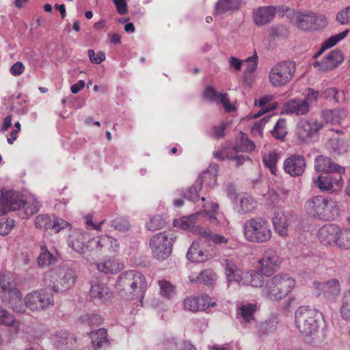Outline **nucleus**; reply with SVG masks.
Instances as JSON below:
<instances>
[{
    "label": "nucleus",
    "instance_id": "nucleus-1",
    "mask_svg": "<svg viewBox=\"0 0 350 350\" xmlns=\"http://www.w3.org/2000/svg\"><path fill=\"white\" fill-rule=\"evenodd\" d=\"M40 204L33 195L25 198L18 192L13 191H1L0 198V211L3 214L13 211H18L22 219H27L37 213Z\"/></svg>",
    "mask_w": 350,
    "mask_h": 350
},
{
    "label": "nucleus",
    "instance_id": "nucleus-2",
    "mask_svg": "<svg viewBox=\"0 0 350 350\" xmlns=\"http://www.w3.org/2000/svg\"><path fill=\"white\" fill-rule=\"evenodd\" d=\"M305 211L311 217L332 220L338 215V207L331 198L317 195L309 198L304 205Z\"/></svg>",
    "mask_w": 350,
    "mask_h": 350
},
{
    "label": "nucleus",
    "instance_id": "nucleus-3",
    "mask_svg": "<svg viewBox=\"0 0 350 350\" xmlns=\"http://www.w3.org/2000/svg\"><path fill=\"white\" fill-rule=\"evenodd\" d=\"M295 286V280L288 274H278L268 279L262 295L270 300H280L289 295Z\"/></svg>",
    "mask_w": 350,
    "mask_h": 350
},
{
    "label": "nucleus",
    "instance_id": "nucleus-4",
    "mask_svg": "<svg viewBox=\"0 0 350 350\" xmlns=\"http://www.w3.org/2000/svg\"><path fill=\"white\" fill-rule=\"evenodd\" d=\"M295 325L306 336H314L319 329V323L323 319L321 312L308 306H300L295 312Z\"/></svg>",
    "mask_w": 350,
    "mask_h": 350
},
{
    "label": "nucleus",
    "instance_id": "nucleus-5",
    "mask_svg": "<svg viewBox=\"0 0 350 350\" xmlns=\"http://www.w3.org/2000/svg\"><path fill=\"white\" fill-rule=\"evenodd\" d=\"M221 264L228 282H236L241 286H262L263 278L260 273L254 271L243 273L234 262L228 258L224 259Z\"/></svg>",
    "mask_w": 350,
    "mask_h": 350
},
{
    "label": "nucleus",
    "instance_id": "nucleus-6",
    "mask_svg": "<svg viewBox=\"0 0 350 350\" xmlns=\"http://www.w3.org/2000/svg\"><path fill=\"white\" fill-rule=\"evenodd\" d=\"M116 288L142 299L147 288L145 276L138 271L130 270L121 273L116 282Z\"/></svg>",
    "mask_w": 350,
    "mask_h": 350
},
{
    "label": "nucleus",
    "instance_id": "nucleus-7",
    "mask_svg": "<svg viewBox=\"0 0 350 350\" xmlns=\"http://www.w3.org/2000/svg\"><path fill=\"white\" fill-rule=\"evenodd\" d=\"M245 239L253 243H264L269 241L272 232L269 221L262 217H254L247 220L244 224Z\"/></svg>",
    "mask_w": 350,
    "mask_h": 350
},
{
    "label": "nucleus",
    "instance_id": "nucleus-8",
    "mask_svg": "<svg viewBox=\"0 0 350 350\" xmlns=\"http://www.w3.org/2000/svg\"><path fill=\"white\" fill-rule=\"evenodd\" d=\"M75 271L68 267H56L48 273L46 280L55 292L70 289L76 282Z\"/></svg>",
    "mask_w": 350,
    "mask_h": 350
},
{
    "label": "nucleus",
    "instance_id": "nucleus-9",
    "mask_svg": "<svg viewBox=\"0 0 350 350\" xmlns=\"http://www.w3.org/2000/svg\"><path fill=\"white\" fill-rule=\"evenodd\" d=\"M296 70L294 62L283 61L273 65L269 72V81L274 88H280L288 84L293 79Z\"/></svg>",
    "mask_w": 350,
    "mask_h": 350
},
{
    "label": "nucleus",
    "instance_id": "nucleus-10",
    "mask_svg": "<svg viewBox=\"0 0 350 350\" xmlns=\"http://www.w3.org/2000/svg\"><path fill=\"white\" fill-rule=\"evenodd\" d=\"M174 240L166 232L154 234L150 240V248L154 258L159 260L167 259L171 254Z\"/></svg>",
    "mask_w": 350,
    "mask_h": 350
},
{
    "label": "nucleus",
    "instance_id": "nucleus-11",
    "mask_svg": "<svg viewBox=\"0 0 350 350\" xmlns=\"http://www.w3.org/2000/svg\"><path fill=\"white\" fill-rule=\"evenodd\" d=\"M53 295L48 289H41L26 295V304L31 311H42L53 306Z\"/></svg>",
    "mask_w": 350,
    "mask_h": 350
},
{
    "label": "nucleus",
    "instance_id": "nucleus-12",
    "mask_svg": "<svg viewBox=\"0 0 350 350\" xmlns=\"http://www.w3.org/2000/svg\"><path fill=\"white\" fill-rule=\"evenodd\" d=\"M227 196L231 200L233 209L240 215L252 212L257 207V202L248 193H236L233 189H228Z\"/></svg>",
    "mask_w": 350,
    "mask_h": 350
},
{
    "label": "nucleus",
    "instance_id": "nucleus-13",
    "mask_svg": "<svg viewBox=\"0 0 350 350\" xmlns=\"http://www.w3.org/2000/svg\"><path fill=\"white\" fill-rule=\"evenodd\" d=\"M322 126V123L316 120H302L297 124L296 135L300 142L310 143L318 136Z\"/></svg>",
    "mask_w": 350,
    "mask_h": 350
},
{
    "label": "nucleus",
    "instance_id": "nucleus-14",
    "mask_svg": "<svg viewBox=\"0 0 350 350\" xmlns=\"http://www.w3.org/2000/svg\"><path fill=\"white\" fill-rule=\"evenodd\" d=\"M314 185L321 191L334 193L340 191L344 185L341 174L319 175L312 178Z\"/></svg>",
    "mask_w": 350,
    "mask_h": 350
},
{
    "label": "nucleus",
    "instance_id": "nucleus-15",
    "mask_svg": "<svg viewBox=\"0 0 350 350\" xmlns=\"http://www.w3.org/2000/svg\"><path fill=\"white\" fill-rule=\"evenodd\" d=\"M86 234L79 230H75L70 234L68 243V245L76 252L80 254H86L93 250V243L91 240L86 241Z\"/></svg>",
    "mask_w": 350,
    "mask_h": 350
},
{
    "label": "nucleus",
    "instance_id": "nucleus-16",
    "mask_svg": "<svg viewBox=\"0 0 350 350\" xmlns=\"http://www.w3.org/2000/svg\"><path fill=\"white\" fill-rule=\"evenodd\" d=\"M344 59L341 51L335 49L325 55L321 60H316L313 65L318 70L328 72L336 68Z\"/></svg>",
    "mask_w": 350,
    "mask_h": 350
},
{
    "label": "nucleus",
    "instance_id": "nucleus-17",
    "mask_svg": "<svg viewBox=\"0 0 350 350\" xmlns=\"http://www.w3.org/2000/svg\"><path fill=\"white\" fill-rule=\"evenodd\" d=\"M312 285L318 296L323 295L328 299H335L341 292L340 283L336 278L322 282L314 281Z\"/></svg>",
    "mask_w": 350,
    "mask_h": 350
},
{
    "label": "nucleus",
    "instance_id": "nucleus-18",
    "mask_svg": "<svg viewBox=\"0 0 350 350\" xmlns=\"http://www.w3.org/2000/svg\"><path fill=\"white\" fill-rule=\"evenodd\" d=\"M257 305L251 303H241L237 308V319L244 328H250L255 323L254 312Z\"/></svg>",
    "mask_w": 350,
    "mask_h": 350
},
{
    "label": "nucleus",
    "instance_id": "nucleus-19",
    "mask_svg": "<svg viewBox=\"0 0 350 350\" xmlns=\"http://www.w3.org/2000/svg\"><path fill=\"white\" fill-rule=\"evenodd\" d=\"M259 263L260 272L264 275H270L281 263V258L275 250L269 249L264 252Z\"/></svg>",
    "mask_w": 350,
    "mask_h": 350
},
{
    "label": "nucleus",
    "instance_id": "nucleus-20",
    "mask_svg": "<svg viewBox=\"0 0 350 350\" xmlns=\"http://www.w3.org/2000/svg\"><path fill=\"white\" fill-rule=\"evenodd\" d=\"M305 159L299 154H293L284 162V171L293 177L302 175L306 169Z\"/></svg>",
    "mask_w": 350,
    "mask_h": 350
},
{
    "label": "nucleus",
    "instance_id": "nucleus-21",
    "mask_svg": "<svg viewBox=\"0 0 350 350\" xmlns=\"http://www.w3.org/2000/svg\"><path fill=\"white\" fill-rule=\"evenodd\" d=\"M93 247L97 252L116 253L120 248L118 240L111 236H100L91 239Z\"/></svg>",
    "mask_w": 350,
    "mask_h": 350
},
{
    "label": "nucleus",
    "instance_id": "nucleus-22",
    "mask_svg": "<svg viewBox=\"0 0 350 350\" xmlns=\"http://www.w3.org/2000/svg\"><path fill=\"white\" fill-rule=\"evenodd\" d=\"M314 170L318 172L337 173L338 174H344L345 169L344 167L335 163L330 158L319 155L314 159Z\"/></svg>",
    "mask_w": 350,
    "mask_h": 350
},
{
    "label": "nucleus",
    "instance_id": "nucleus-23",
    "mask_svg": "<svg viewBox=\"0 0 350 350\" xmlns=\"http://www.w3.org/2000/svg\"><path fill=\"white\" fill-rule=\"evenodd\" d=\"M2 300L8 304L15 312L23 313L27 308L26 296L22 299L21 294L18 289L3 293Z\"/></svg>",
    "mask_w": 350,
    "mask_h": 350
},
{
    "label": "nucleus",
    "instance_id": "nucleus-24",
    "mask_svg": "<svg viewBox=\"0 0 350 350\" xmlns=\"http://www.w3.org/2000/svg\"><path fill=\"white\" fill-rule=\"evenodd\" d=\"M338 232H339L338 225L334 224H326L319 228L317 237L321 244L335 246Z\"/></svg>",
    "mask_w": 350,
    "mask_h": 350
},
{
    "label": "nucleus",
    "instance_id": "nucleus-25",
    "mask_svg": "<svg viewBox=\"0 0 350 350\" xmlns=\"http://www.w3.org/2000/svg\"><path fill=\"white\" fill-rule=\"evenodd\" d=\"M310 105L304 99H291L285 103L282 112L285 114H295L296 116H304L308 113Z\"/></svg>",
    "mask_w": 350,
    "mask_h": 350
},
{
    "label": "nucleus",
    "instance_id": "nucleus-26",
    "mask_svg": "<svg viewBox=\"0 0 350 350\" xmlns=\"http://www.w3.org/2000/svg\"><path fill=\"white\" fill-rule=\"evenodd\" d=\"M276 9L273 6L260 7L253 12L254 23L258 26H262L269 23L274 18Z\"/></svg>",
    "mask_w": 350,
    "mask_h": 350
},
{
    "label": "nucleus",
    "instance_id": "nucleus-27",
    "mask_svg": "<svg viewBox=\"0 0 350 350\" xmlns=\"http://www.w3.org/2000/svg\"><path fill=\"white\" fill-rule=\"evenodd\" d=\"M90 295L92 298L98 299L103 303H106L112 297V293L104 284L95 282L91 286Z\"/></svg>",
    "mask_w": 350,
    "mask_h": 350
},
{
    "label": "nucleus",
    "instance_id": "nucleus-28",
    "mask_svg": "<svg viewBox=\"0 0 350 350\" xmlns=\"http://www.w3.org/2000/svg\"><path fill=\"white\" fill-rule=\"evenodd\" d=\"M189 281L192 283H200L205 285H213L215 282L217 276L213 270L207 269L202 271L199 274L196 273H192L189 275Z\"/></svg>",
    "mask_w": 350,
    "mask_h": 350
},
{
    "label": "nucleus",
    "instance_id": "nucleus-29",
    "mask_svg": "<svg viewBox=\"0 0 350 350\" xmlns=\"http://www.w3.org/2000/svg\"><path fill=\"white\" fill-rule=\"evenodd\" d=\"M273 225L275 230L282 237L286 236L288 232V224L287 217L281 209H276L272 217Z\"/></svg>",
    "mask_w": 350,
    "mask_h": 350
},
{
    "label": "nucleus",
    "instance_id": "nucleus-30",
    "mask_svg": "<svg viewBox=\"0 0 350 350\" xmlns=\"http://www.w3.org/2000/svg\"><path fill=\"white\" fill-rule=\"evenodd\" d=\"M218 175V165L211 164L206 171L200 176L198 183H204L206 186L213 188L217 185Z\"/></svg>",
    "mask_w": 350,
    "mask_h": 350
},
{
    "label": "nucleus",
    "instance_id": "nucleus-31",
    "mask_svg": "<svg viewBox=\"0 0 350 350\" xmlns=\"http://www.w3.org/2000/svg\"><path fill=\"white\" fill-rule=\"evenodd\" d=\"M208 251L200 247L198 242H193L187 252V257L189 260L193 262H202L208 258Z\"/></svg>",
    "mask_w": 350,
    "mask_h": 350
},
{
    "label": "nucleus",
    "instance_id": "nucleus-32",
    "mask_svg": "<svg viewBox=\"0 0 350 350\" xmlns=\"http://www.w3.org/2000/svg\"><path fill=\"white\" fill-rule=\"evenodd\" d=\"M0 325L10 327L15 332H18L21 323L8 310L0 306Z\"/></svg>",
    "mask_w": 350,
    "mask_h": 350
},
{
    "label": "nucleus",
    "instance_id": "nucleus-33",
    "mask_svg": "<svg viewBox=\"0 0 350 350\" xmlns=\"http://www.w3.org/2000/svg\"><path fill=\"white\" fill-rule=\"evenodd\" d=\"M241 3L242 0H218L215 6V13L219 15L237 10Z\"/></svg>",
    "mask_w": 350,
    "mask_h": 350
},
{
    "label": "nucleus",
    "instance_id": "nucleus-34",
    "mask_svg": "<svg viewBox=\"0 0 350 350\" xmlns=\"http://www.w3.org/2000/svg\"><path fill=\"white\" fill-rule=\"evenodd\" d=\"M314 14L310 12H297L296 21L299 28L303 30L313 29Z\"/></svg>",
    "mask_w": 350,
    "mask_h": 350
},
{
    "label": "nucleus",
    "instance_id": "nucleus-35",
    "mask_svg": "<svg viewBox=\"0 0 350 350\" xmlns=\"http://www.w3.org/2000/svg\"><path fill=\"white\" fill-rule=\"evenodd\" d=\"M16 282L12 273L10 271H1L0 273V286L3 290V293L16 290Z\"/></svg>",
    "mask_w": 350,
    "mask_h": 350
},
{
    "label": "nucleus",
    "instance_id": "nucleus-36",
    "mask_svg": "<svg viewBox=\"0 0 350 350\" xmlns=\"http://www.w3.org/2000/svg\"><path fill=\"white\" fill-rule=\"evenodd\" d=\"M349 145L343 139L338 137H332L327 143V148L329 151L336 154H340L346 152Z\"/></svg>",
    "mask_w": 350,
    "mask_h": 350
},
{
    "label": "nucleus",
    "instance_id": "nucleus-37",
    "mask_svg": "<svg viewBox=\"0 0 350 350\" xmlns=\"http://www.w3.org/2000/svg\"><path fill=\"white\" fill-rule=\"evenodd\" d=\"M347 116L345 110L342 109H336L334 110H327L323 111V118L327 122L332 124H339Z\"/></svg>",
    "mask_w": 350,
    "mask_h": 350
},
{
    "label": "nucleus",
    "instance_id": "nucleus-38",
    "mask_svg": "<svg viewBox=\"0 0 350 350\" xmlns=\"http://www.w3.org/2000/svg\"><path fill=\"white\" fill-rule=\"evenodd\" d=\"M196 231L200 237L205 238L208 241L211 240L216 244L226 245L228 242V239L223 235L219 234H212L209 230L198 228Z\"/></svg>",
    "mask_w": 350,
    "mask_h": 350
},
{
    "label": "nucleus",
    "instance_id": "nucleus-39",
    "mask_svg": "<svg viewBox=\"0 0 350 350\" xmlns=\"http://www.w3.org/2000/svg\"><path fill=\"white\" fill-rule=\"evenodd\" d=\"M37 260L39 267H46L54 264L57 260V256L49 252L46 246H42L41 252Z\"/></svg>",
    "mask_w": 350,
    "mask_h": 350
},
{
    "label": "nucleus",
    "instance_id": "nucleus-40",
    "mask_svg": "<svg viewBox=\"0 0 350 350\" xmlns=\"http://www.w3.org/2000/svg\"><path fill=\"white\" fill-rule=\"evenodd\" d=\"M349 30L345 29L342 32H340L338 34H336L333 36H331L326 40H325L321 47V49L319 50V53L315 55V57H317L318 55H319L321 53H322L324 51L336 45L339 41L344 39L347 34L349 33Z\"/></svg>",
    "mask_w": 350,
    "mask_h": 350
},
{
    "label": "nucleus",
    "instance_id": "nucleus-41",
    "mask_svg": "<svg viewBox=\"0 0 350 350\" xmlns=\"http://www.w3.org/2000/svg\"><path fill=\"white\" fill-rule=\"evenodd\" d=\"M335 246L341 249H350V229L339 227Z\"/></svg>",
    "mask_w": 350,
    "mask_h": 350
},
{
    "label": "nucleus",
    "instance_id": "nucleus-42",
    "mask_svg": "<svg viewBox=\"0 0 350 350\" xmlns=\"http://www.w3.org/2000/svg\"><path fill=\"white\" fill-rule=\"evenodd\" d=\"M279 159V154L274 150L265 153L262 156L264 165L268 167L272 174L275 175L277 172V163Z\"/></svg>",
    "mask_w": 350,
    "mask_h": 350
},
{
    "label": "nucleus",
    "instance_id": "nucleus-43",
    "mask_svg": "<svg viewBox=\"0 0 350 350\" xmlns=\"http://www.w3.org/2000/svg\"><path fill=\"white\" fill-rule=\"evenodd\" d=\"M99 271L107 274H113L120 271L118 263L113 259H109L96 265Z\"/></svg>",
    "mask_w": 350,
    "mask_h": 350
},
{
    "label": "nucleus",
    "instance_id": "nucleus-44",
    "mask_svg": "<svg viewBox=\"0 0 350 350\" xmlns=\"http://www.w3.org/2000/svg\"><path fill=\"white\" fill-rule=\"evenodd\" d=\"M339 312L342 319L350 323V289L342 295Z\"/></svg>",
    "mask_w": 350,
    "mask_h": 350
},
{
    "label": "nucleus",
    "instance_id": "nucleus-45",
    "mask_svg": "<svg viewBox=\"0 0 350 350\" xmlns=\"http://www.w3.org/2000/svg\"><path fill=\"white\" fill-rule=\"evenodd\" d=\"M322 95L327 99L332 100L335 103L345 102V94L343 91H339L335 88H330L325 90Z\"/></svg>",
    "mask_w": 350,
    "mask_h": 350
},
{
    "label": "nucleus",
    "instance_id": "nucleus-46",
    "mask_svg": "<svg viewBox=\"0 0 350 350\" xmlns=\"http://www.w3.org/2000/svg\"><path fill=\"white\" fill-rule=\"evenodd\" d=\"M92 344L96 347H101L107 344L108 340L107 338V332L105 329H98L92 332L90 334Z\"/></svg>",
    "mask_w": 350,
    "mask_h": 350
},
{
    "label": "nucleus",
    "instance_id": "nucleus-47",
    "mask_svg": "<svg viewBox=\"0 0 350 350\" xmlns=\"http://www.w3.org/2000/svg\"><path fill=\"white\" fill-rule=\"evenodd\" d=\"M200 215V213H197L191 215L189 217H183L175 221V226L183 230L191 229L194 227L196 219Z\"/></svg>",
    "mask_w": 350,
    "mask_h": 350
},
{
    "label": "nucleus",
    "instance_id": "nucleus-48",
    "mask_svg": "<svg viewBox=\"0 0 350 350\" xmlns=\"http://www.w3.org/2000/svg\"><path fill=\"white\" fill-rule=\"evenodd\" d=\"M158 283L160 288V294L163 297L171 299L176 295L175 286L170 282L162 280H159Z\"/></svg>",
    "mask_w": 350,
    "mask_h": 350
},
{
    "label": "nucleus",
    "instance_id": "nucleus-49",
    "mask_svg": "<svg viewBox=\"0 0 350 350\" xmlns=\"http://www.w3.org/2000/svg\"><path fill=\"white\" fill-rule=\"evenodd\" d=\"M272 135L279 139L284 138L287 133L286 121L283 118H280L276 122L274 129L271 131Z\"/></svg>",
    "mask_w": 350,
    "mask_h": 350
},
{
    "label": "nucleus",
    "instance_id": "nucleus-50",
    "mask_svg": "<svg viewBox=\"0 0 350 350\" xmlns=\"http://www.w3.org/2000/svg\"><path fill=\"white\" fill-rule=\"evenodd\" d=\"M255 144L247 137L242 136L239 144L234 147V150L237 152H252L255 148Z\"/></svg>",
    "mask_w": 350,
    "mask_h": 350
},
{
    "label": "nucleus",
    "instance_id": "nucleus-51",
    "mask_svg": "<svg viewBox=\"0 0 350 350\" xmlns=\"http://www.w3.org/2000/svg\"><path fill=\"white\" fill-rule=\"evenodd\" d=\"M245 77L244 79L247 81V75L254 73L258 66V55L256 53H254L252 56L247 57L245 60Z\"/></svg>",
    "mask_w": 350,
    "mask_h": 350
},
{
    "label": "nucleus",
    "instance_id": "nucleus-52",
    "mask_svg": "<svg viewBox=\"0 0 350 350\" xmlns=\"http://www.w3.org/2000/svg\"><path fill=\"white\" fill-rule=\"evenodd\" d=\"M52 217L48 215H40L36 217L35 226L37 228L49 230L51 228Z\"/></svg>",
    "mask_w": 350,
    "mask_h": 350
},
{
    "label": "nucleus",
    "instance_id": "nucleus-53",
    "mask_svg": "<svg viewBox=\"0 0 350 350\" xmlns=\"http://www.w3.org/2000/svg\"><path fill=\"white\" fill-rule=\"evenodd\" d=\"M15 226V221L13 219L3 217L0 218V234L6 235L9 234Z\"/></svg>",
    "mask_w": 350,
    "mask_h": 350
},
{
    "label": "nucleus",
    "instance_id": "nucleus-54",
    "mask_svg": "<svg viewBox=\"0 0 350 350\" xmlns=\"http://www.w3.org/2000/svg\"><path fill=\"white\" fill-rule=\"evenodd\" d=\"M111 226L116 230L124 232L130 229L129 221L123 217H118L111 221Z\"/></svg>",
    "mask_w": 350,
    "mask_h": 350
},
{
    "label": "nucleus",
    "instance_id": "nucleus-55",
    "mask_svg": "<svg viewBox=\"0 0 350 350\" xmlns=\"http://www.w3.org/2000/svg\"><path fill=\"white\" fill-rule=\"evenodd\" d=\"M165 225V221L160 215H156L150 218L146 224V228L150 231H155L162 228Z\"/></svg>",
    "mask_w": 350,
    "mask_h": 350
},
{
    "label": "nucleus",
    "instance_id": "nucleus-56",
    "mask_svg": "<svg viewBox=\"0 0 350 350\" xmlns=\"http://www.w3.org/2000/svg\"><path fill=\"white\" fill-rule=\"evenodd\" d=\"M204 212L208 216L211 221L217 220V210L219 208V205L213 202H208L202 206Z\"/></svg>",
    "mask_w": 350,
    "mask_h": 350
},
{
    "label": "nucleus",
    "instance_id": "nucleus-57",
    "mask_svg": "<svg viewBox=\"0 0 350 350\" xmlns=\"http://www.w3.org/2000/svg\"><path fill=\"white\" fill-rule=\"evenodd\" d=\"M185 308L191 312L200 310V300L198 297H189L184 301Z\"/></svg>",
    "mask_w": 350,
    "mask_h": 350
},
{
    "label": "nucleus",
    "instance_id": "nucleus-58",
    "mask_svg": "<svg viewBox=\"0 0 350 350\" xmlns=\"http://www.w3.org/2000/svg\"><path fill=\"white\" fill-rule=\"evenodd\" d=\"M69 226L70 224L63 219L58 218L55 216L52 217L51 230H53L54 232L57 233Z\"/></svg>",
    "mask_w": 350,
    "mask_h": 350
},
{
    "label": "nucleus",
    "instance_id": "nucleus-59",
    "mask_svg": "<svg viewBox=\"0 0 350 350\" xmlns=\"http://www.w3.org/2000/svg\"><path fill=\"white\" fill-rule=\"evenodd\" d=\"M201 183H198L196 185L191 186L187 193L185 194V198L193 202L199 200L198 192L200 191Z\"/></svg>",
    "mask_w": 350,
    "mask_h": 350
},
{
    "label": "nucleus",
    "instance_id": "nucleus-60",
    "mask_svg": "<svg viewBox=\"0 0 350 350\" xmlns=\"http://www.w3.org/2000/svg\"><path fill=\"white\" fill-rule=\"evenodd\" d=\"M336 20L341 25L350 24V5L338 12L336 15Z\"/></svg>",
    "mask_w": 350,
    "mask_h": 350
},
{
    "label": "nucleus",
    "instance_id": "nucleus-61",
    "mask_svg": "<svg viewBox=\"0 0 350 350\" xmlns=\"http://www.w3.org/2000/svg\"><path fill=\"white\" fill-rule=\"evenodd\" d=\"M88 55L90 59V61L92 64H99L101 62H104L106 59L105 54L99 51L97 54L95 53L94 51L92 49H89L88 51Z\"/></svg>",
    "mask_w": 350,
    "mask_h": 350
},
{
    "label": "nucleus",
    "instance_id": "nucleus-62",
    "mask_svg": "<svg viewBox=\"0 0 350 350\" xmlns=\"http://www.w3.org/2000/svg\"><path fill=\"white\" fill-rule=\"evenodd\" d=\"M271 118V116H267L264 117L260 122H255L252 128V133L253 135H261L262 134L263 126L269 121Z\"/></svg>",
    "mask_w": 350,
    "mask_h": 350
},
{
    "label": "nucleus",
    "instance_id": "nucleus-63",
    "mask_svg": "<svg viewBox=\"0 0 350 350\" xmlns=\"http://www.w3.org/2000/svg\"><path fill=\"white\" fill-rule=\"evenodd\" d=\"M200 300V310H205L209 307L214 306L215 301L208 295L203 294L198 297Z\"/></svg>",
    "mask_w": 350,
    "mask_h": 350
},
{
    "label": "nucleus",
    "instance_id": "nucleus-64",
    "mask_svg": "<svg viewBox=\"0 0 350 350\" xmlns=\"http://www.w3.org/2000/svg\"><path fill=\"white\" fill-rule=\"evenodd\" d=\"M278 324V319L275 316H272L269 320L262 323V328L269 332L273 331Z\"/></svg>",
    "mask_w": 350,
    "mask_h": 350
}]
</instances>
